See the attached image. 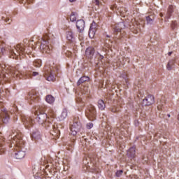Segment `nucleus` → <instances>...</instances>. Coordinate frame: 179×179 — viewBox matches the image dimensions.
Listing matches in <instances>:
<instances>
[{
    "mask_svg": "<svg viewBox=\"0 0 179 179\" xmlns=\"http://www.w3.org/2000/svg\"><path fill=\"white\" fill-rule=\"evenodd\" d=\"M110 111H112V113H120L121 111V108L118 106H113L111 108Z\"/></svg>",
    "mask_w": 179,
    "mask_h": 179,
    "instance_id": "7c9ffc66",
    "label": "nucleus"
},
{
    "mask_svg": "<svg viewBox=\"0 0 179 179\" xmlns=\"http://www.w3.org/2000/svg\"><path fill=\"white\" fill-rule=\"evenodd\" d=\"M66 38L69 41H71L73 39V33L72 31H68L66 34Z\"/></svg>",
    "mask_w": 179,
    "mask_h": 179,
    "instance_id": "c756f323",
    "label": "nucleus"
},
{
    "mask_svg": "<svg viewBox=\"0 0 179 179\" xmlns=\"http://www.w3.org/2000/svg\"><path fill=\"white\" fill-rule=\"evenodd\" d=\"M86 127L87 129H92V128H93V123L92 122L87 123Z\"/></svg>",
    "mask_w": 179,
    "mask_h": 179,
    "instance_id": "e433bc0d",
    "label": "nucleus"
},
{
    "mask_svg": "<svg viewBox=\"0 0 179 179\" xmlns=\"http://www.w3.org/2000/svg\"><path fill=\"white\" fill-rule=\"evenodd\" d=\"M94 3H95V5H96V6H99V5H100V1L95 0Z\"/></svg>",
    "mask_w": 179,
    "mask_h": 179,
    "instance_id": "a19ab883",
    "label": "nucleus"
},
{
    "mask_svg": "<svg viewBox=\"0 0 179 179\" xmlns=\"http://www.w3.org/2000/svg\"><path fill=\"white\" fill-rule=\"evenodd\" d=\"M95 34H96V31H94L93 29H90L89 30V37H90V38H94Z\"/></svg>",
    "mask_w": 179,
    "mask_h": 179,
    "instance_id": "72a5a7b5",
    "label": "nucleus"
},
{
    "mask_svg": "<svg viewBox=\"0 0 179 179\" xmlns=\"http://www.w3.org/2000/svg\"><path fill=\"white\" fill-rule=\"evenodd\" d=\"M90 78L88 76H83L77 82V86H80L83 83H86V82H90Z\"/></svg>",
    "mask_w": 179,
    "mask_h": 179,
    "instance_id": "a211bd4d",
    "label": "nucleus"
},
{
    "mask_svg": "<svg viewBox=\"0 0 179 179\" xmlns=\"http://www.w3.org/2000/svg\"><path fill=\"white\" fill-rule=\"evenodd\" d=\"M66 117H68V110L66 109H64L59 116V119L60 121H64Z\"/></svg>",
    "mask_w": 179,
    "mask_h": 179,
    "instance_id": "6ab92c4d",
    "label": "nucleus"
},
{
    "mask_svg": "<svg viewBox=\"0 0 179 179\" xmlns=\"http://www.w3.org/2000/svg\"><path fill=\"white\" fill-rule=\"evenodd\" d=\"M122 173H124V171H122V170L117 171L115 173L116 177H121V176H122Z\"/></svg>",
    "mask_w": 179,
    "mask_h": 179,
    "instance_id": "c9c22d12",
    "label": "nucleus"
},
{
    "mask_svg": "<svg viewBox=\"0 0 179 179\" xmlns=\"http://www.w3.org/2000/svg\"><path fill=\"white\" fill-rule=\"evenodd\" d=\"M14 75H16V76H17V73H14Z\"/></svg>",
    "mask_w": 179,
    "mask_h": 179,
    "instance_id": "3c124183",
    "label": "nucleus"
},
{
    "mask_svg": "<svg viewBox=\"0 0 179 179\" xmlns=\"http://www.w3.org/2000/svg\"><path fill=\"white\" fill-rule=\"evenodd\" d=\"M34 177H35V178H38V177H39V173H38V172H37V173L34 175Z\"/></svg>",
    "mask_w": 179,
    "mask_h": 179,
    "instance_id": "37998d69",
    "label": "nucleus"
},
{
    "mask_svg": "<svg viewBox=\"0 0 179 179\" xmlns=\"http://www.w3.org/2000/svg\"><path fill=\"white\" fill-rule=\"evenodd\" d=\"M155 103V96L148 95L143 100V106H152Z\"/></svg>",
    "mask_w": 179,
    "mask_h": 179,
    "instance_id": "6e6552de",
    "label": "nucleus"
},
{
    "mask_svg": "<svg viewBox=\"0 0 179 179\" xmlns=\"http://www.w3.org/2000/svg\"><path fill=\"white\" fill-rule=\"evenodd\" d=\"M10 52L11 53V55L10 56V58H13V59H19V54L16 52V50L15 49L10 50Z\"/></svg>",
    "mask_w": 179,
    "mask_h": 179,
    "instance_id": "4be33fe9",
    "label": "nucleus"
},
{
    "mask_svg": "<svg viewBox=\"0 0 179 179\" xmlns=\"http://www.w3.org/2000/svg\"><path fill=\"white\" fill-rule=\"evenodd\" d=\"M94 52H96L94 48L89 47L85 50V55L87 58H88L89 59H92L94 55Z\"/></svg>",
    "mask_w": 179,
    "mask_h": 179,
    "instance_id": "1a4fd4ad",
    "label": "nucleus"
},
{
    "mask_svg": "<svg viewBox=\"0 0 179 179\" xmlns=\"http://www.w3.org/2000/svg\"><path fill=\"white\" fill-rule=\"evenodd\" d=\"M66 55L69 58L71 57H72V52L71 51H68L67 52H66Z\"/></svg>",
    "mask_w": 179,
    "mask_h": 179,
    "instance_id": "ea45409f",
    "label": "nucleus"
},
{
    "mask_svg": "<svg viewBox=\"0 0 179 179\" xmlns=\"http://www.w3.org/2000/svg\"><path fill=\"white\" fill-rule=\"evenodd\" d=\"M0 93H1V89H0Z\"/></svg>",
    "mask_w": 179,
    "mask_h": 179,
    "instance_id": "864d4df0",
    "label": "nucleus"
},
{
    "mask_svg": "<svg viewBox=\"0 0 179 179\" xmlns=\"http://www.w3.org/2000/svg\"><path fill=\"white\" fill-rule=\"evenodd\" d=\"M175 64H176V59H171V60H170V61L168 62L167 65H166V69H167L168 71H171V69H173V68Z\"/></svg>",
    "mask_w": 179,
    "mask_h": 179,
    "instance_id": "aec40b11",
    "label": "nucleus"
},
{
    "mask_svg": "<svg viewBox=\"0 0 179 179\" xmlns=\"http://www.w3.org/2000/svg\"><path fill=\"white\" fill-rule=\"evenodd\" d=\"M69 2H76V0H69Z\"/></svg>",
    "mask_w": 179,
    "mask_h": 179,
    "instance_id": "49530a36",
    "label": "nucleus"
},
{
    "mask_svg": "<svg viewBox=\"0 0 179 179\" xmlns=\"http://www.w3.org/2000/svg\"><path fill=\"white\" fill-rule=\"evenodd\" d=\"M147 23L148 24H153V22L155 20V18L152 15H149L146 17Z\"/></svg>",
    "mask_w": 179,
    "mask_h": 179,
    "instance_id": "a878e982",
    "label": "nucleus"
},
{
    "mask_svg": "<svg viewBox=\"0 0 179 179\" xmlns=\"http://www.w3.org/2000/svg\"><path fill=\"white\" fill-rule=\"evenodd\" d=\"M36 116V120L41 124V125H44L45 127H51L52 124L50 122V117L47 115V113L41 111L40 106H38L37 110L35 112Z\"/></svg>",
    "mask_w": 179,
    "mask_h": 179,
    "instance_id": "7ed1b4c3",
    "label": "nucleus"
},
{
    "mask_svg": "<svg viewBox=\"0 0 179 179\" xmlns=\"http://www.w3.org/2000/svg\"><path fill=\"white\" fill-rule=\"evenodd\" d=\"M37 75H38V72L34 71L32 73V76H37Z\"/></svg>",
    "mask_w": 179,
    "mask_h": 179,
    "instance_id": "79ce46f5",
    "label": "nucleus"
},
{
    "mask_svg": "<svg viewBox=\"0 0 179 179\" xmlns=\"http://www.w3.org/2000/svg\"><path fill=\"white\" fill-rule=\"evenodd\" d=\"M20 2H21V3H26V2H27V3H30L31 0H20Z\"/></svg>",
    "mask_w": 179,
    "mask_h": 179,
    "instance_id": "58836bf2",
    "label": "nucleus"
},
{
    "mask_svg": "<svg viewBox=\"0 0 179 179\" xmlns=\"http://www.w3.org/2000/svg\"><path fill=\"white\" fill-rule=\"evenodd\" d=\"M174 9V6H169V9H168V13L169 15V16L168 17V19L169 17H170V15H171V13L173 12V10Z\"/></svg>",
    "mask_w": 179,
    "mask_h": 179,
    "instance_id": "f704fd0d",
    "label": "nucleus"
},
{
    "mask_svg": "<svg viewBox=\"0 0 179 179\" xmlns=\"http://www.w3.org/2000/svg\"><path fill=\"white\" fill-rule=\"evenodd\" d=\"M52 132L51 133L52 135H53V136H58V134H59V130H58V129L55 128V126L52 125Z\"/></svg>",
    "mask_w": 179,
    "mask_h": 179,
    "instance_id": "bb28decb",
    "label": "nucleus"
},
{
    "mask_svg": "<svg viewBox=\"0 0 179 179\" xmlns=\"http://www.w3.org/2000/svg\"><path fill=\"white\" fill-rule=\"evenodd\" d=\"M127 157L129 159H134L136 155V148L135 146L131 147L128 150H127Z\"/></svg>",
    "mask_w": 179,
    "mask_h": 179,
    "instance_id": "f8f14e48",
    "label": "nucleus"
},
{
    "mask_svg": "<svg viewBox=\"0 0 179 179\" xmlns=\"http://www.w3.org/2000/svg\"><path fill=\"white\" fill-rule=\"evenodd\" d=\"M0 50L1 53L3 55V54H6V52H9L10 49H9V46L5 43L3 41H0Z\"/></svg>",
    "mask_w": 179,
    "mask_h": 179,
    "instance_id": "9d476101",
    "label": "nucleus"
},
{
    "mask_svg": "<svg viewBox=\"0 0 179 179\" xmlns=\"http://www.w3.org/2000/svg\"><path fill=\"white\" fill-rule=\"evenodd\" d=\"M44 77L48 82H54V80H55V78H54V75L52 74V71H51V70L49 71H45Z\"/></svg>",
    "mask_w": 179,
    "mask_h": 179,
    "instance_id": "2eb2a0df",
    "label": "nucleus"
},
{
    "mask_svg": "<svg viewBox=\"0 0 179 179\" xmlns=\"http://www.w3.org/2000/svg\"><path fill=\"white\" fill-rule=\"evenodd\" d=\"M171 54H173V52H168V55L170 57V55H171Z\"/></svg>",
    "mask_w": 179,
    "mask_h": 179,
    "instance_id": "a18cd8bd",
    "label": "nucleus"
},
{
    "mask_svg": "<svg viewBox=\"0 0 179 179\" xmlns=\"http://www.w3.org/2000/svg\"><path fill=\"white\" fill-rule=\"evenodd\" d=\"M40 48L42 52H45V54H50V46L47 45L46 41H43V43H41Z\"/></svg>",
    "mask_w": 179,
    "mask_h": 179,
    "instance_id": "9b49d317",
    "label": "nucleus"
},
{
    "mask_svg": "<svg viewBox=\"0 0 179 179\" xmlns=\"http://www.w3.org/2000/svg\"><path fill=\"white\" fill-rule=\"evenodd\" d=\"M159 16H160L161 17H163V13H161L159 14Z\"/></svg>",
    "mask_w": 179,
    "mask_h": 179,
    "instance_id": "09e8293b",
    "label": "nucleus"
},
{
    "mask_svg": "<svg viewBox=\"0 0 179 179\" xmlns=\"http://www.w3.org/2000/svg\"><path fill=\"white\" fill-rule=\"evenodd\" d=\"M34 66L36 68H40L41 66V60L40 59H36L34 61Z\"/></svg>",
    "mask_w": 179,
    "mask_h": 179,
    "instance_id": "cd10ccee",
    "label": "nucleus"
},
{
    "mask_svg": "<svg viewBox=\"0 0 179 179\" xmlns=\"http://www.w3.org/2000/svg\"><path fill=\"white\" fill-rule=\"evenodd\" d=\"M27 100L29 104H33V103H38V101L40 100V96H38V93L32 91L29 93Z\"/></svg>",
    "mask_w": 179,
    "mask_h": 179,
    "instance_id": "0eeeda50",
    "label": "nucleus"
},
{
    "mask_svg": "<svg viewBox=\"0 0 179 179\" xmlns=\"http://www.w3.org/2000/svg\"><path fill=\"white\" fill-rule=\"evenodd\" d=\"M167 117H169V118H170V117H171V116H170V114H168V115H167Z\"/></svg>",
    "mask_w": 179,
    "mask_h": 179,
    "instance_id": "8fccbe9b",
    "label": "nucleus"
},
{
    "mask_svg": "<svg viewBox=\"0 0 179 179\" xmlns=\"http://www.w3.org/2000/svg\"><path fill=\"white\" fill-rule=\"evenodd\" d=\"M157 108H158V110H161V109H162V106H157Z\"/></svg>",
    "mask_w": 179,
    "mask_h": 179,
    "instance_id": "de8ad7c7",
    "label": "nucleus"
},
{
    "mask_svg": "<svg viewBox=\"0 0 179 179\" xmlns=\"http://www.w3.org/2000/svg\"><path fill=\"white\" fill-rule=\"evenodd\" d=\"M24 124L25 125L26 128H30L31 127H33V124H34V120L31 117H27L23 119Z\"/></svg>",
    "mask_w": 179,
    "mask_h": 179,
    "instance_id": "ddd939ff",
    "label": "nucleus"
},
{
    "mask_svg": "<svg viewBox=\"0 0 179 179\" xmlns=\"http://www.w3.org/2000/svg\"><path fill=\"white\" fill-rule=\"evenodd\" d=\"M10 72V69L8 66L3 64H0V80L5 79L6 75H8Z\"/></svg>",
    "mask_w": 179,
    "mask_h": 179,
    "instance_id": "423d86ee",
    "label": "nucleus"
},
{
    "mask_svg": "<svg viewBox=\"0 0 179 179\" xmlns=\"http://www.w3.org/2000/svg\"><path fill=\"white\" fill-rule=\"evenodd\" d=\"M85 115L90 121H94L97 115L96 108L93 105H90L88 110L85 112Z\"/></svg>",
    "mask_w": 179,
    "mask_h": 179,
    "instance_id": "20e7f679",
    "label": "nucleus"
},
{
    "mask_svg": "<svg viewBox=\"0 0 179 179\" xmlns=\"http://www.w3.org/2000/svg\"><path fill=\"white\" fill-rule=\"evenodd\" d=\"M122 29H125V25L124 24V22H120L118 24H116L113 27L115 33H120Z\"/></svg>",
    "mask_w": 179,
    "mask_h": 179,
    "instance_id": "f3484780",
    "label": "nucleus"
},
{
    "mask_svg": "<svg viewBox=\"0 0 179 179\" xmlns=\"http://www.w3.org/2000/svg\"><path fill=\"white\" fill-rule=\"evenodd\" d=\"M76 15H78V13L76 12L71 13V15H70L71 22H76Z\"/></svg>",
    "mask_w": 179,
    "mask_h": 179,
    "instance_id": "c85d7f7f",
    "label": "nucleus"
},
{
    "mask_svg": "<svg viewBox=\"0 0 179 179\" xmlns=\"http://www.w3.org/2000/svg\"><path fill=\"white\" fill-rule=\"evenodd\" d=\"M35 171H36V169H34V173Z\"/></svg>",
    "mask_w": 179,
    "mask_h": 179,
    "instance_id": "603ef678",
    "label": "nucleus"
},
{
    "mask_svg": "<svg viewBox=\"0 0 179 179\" xmlns=\"http://www.w3.org/2000/svg\"><path fill=\"white\" fill-rule=\"evenodd\" d=\"M178 120H179V117L178 118Z\"/></svg>",
    "mask_w": 179,
    "mask_h": 179,
    "instance_id": "6e6d98bb",
    "label": "nucleus"
},
{
    "mask_svg": "<svg viewBox=\"0 0 179 179\" xmlns=\"http://www.w3.org/2000/svg\"><path fill=\"white\" fill-rule=\"evenodd\" d=\"M80 128H82V126L80 125V122H79V120L75 118L73 121V124L70 127L71 134L73 137L71 138L70 143L68 144L67 150H72L73 149L75 141H76V137L75 136H76Z\"/></svg>",
    "mask_w": 179,
    "mask_h": 179,
    "instance_id": "f03ea898",
    "label": "nucleus"
},
{
    "mask_svg": "<svg viewBox=\"0 0 179 179\" xmlns=\"http://www.w3.org/2000/svg\"><path fill=\"white\" fill-rule=\"evenodd\" d=\"M98 108L101 110L106 108V103H104V101H103L102 99H99L98 101Z\"/></svg>",
    "mask_w": 179,
    "mask_h": 179,
    "instance_id": "b1692460",
    "label": "nucleus"
},
{
    "mask_svg": "<svg viewBox=\"0 0 179 179\" xmlns=\"http://www.w3.org/2000/svg\"><path fill=\"white\" fill-rule=\"evenodd\" d=\"M10 117L8 113V110L5 108H0V125L1 124H8Z\"/></svg>",
    "mask_w": 179,
    "mask_h": 179,
    "instance_id": "39448f33",
    "label": "nucleus"
},
{
    "mask_svg": "<svg viewBox=\"0 0 179 179\" xmlns=\"http://www.w3.org/2000/svg\"><path fill=\"white\" fill-rule=\"evenodd\" d=\"M131 27V31L134 34H138V33L139 32V25L136 24L132 26H130Z\"/></svg>",
    "mask_w": 179,
    "mask_h": 179,
    "instance_id": "393cba45",
    "label": "nucleus"
},
{
    "mask_svg": "<svg viewBox=\"0 0 179 179\" xmlns=\"http://www.w3.org/2000/svg\"><path fill=\"white\" fill-rule=\"evenodd\" d=\"M1 20H4L5 23H7L8 24H10V22H12V20H10L8 17L2 16Z\"/></svg>",
    "mask_w": 179,
    "mask_h": 179,
    "instance_id": "2f4dec72",
    "label": "nucleus"
},
{
    "mask_svg": "<svg viewBox=\"0 0 179 179\" xmlns=\"http://www.w3.org/2000/svg\"><path fill=\"white\" fill-rule=\"evenodd\" d=\"M31 138L33 141H37L38 139L41 140V134L38 130L35 129L31 133Z\"/></svg>",
    "mask_w": 179,
    "mask_h": 179,
    "instance_id": "dca6fc26",
    "label": "nucleus"
},
{
    "mask_svg": "<svg viewBox=\"0 0 179 179\" xmlns=\"http://www.w3.org/2000/svg\"><path fill=\"white\" fill-rule=\"evenodd\" d=\"M76 27L79 31V33H82L83 30H85V20H79L76 22Z\"/></svg>",
    "mask_w": 179,
    "mask_h": 179,
    "instance_id": "4468645a",
    "label": "nucleus"
},
{
    "mask_svg": "<svg viewBox=\"0 0 179 179\" xmlns=\"http://www.w3.org/2000/svg\"><path fill=\"white\" fill-rule=\"evenodd\" d=\"M176 27H177V22L176 21H173L171 23V28L174 29H176Z\"/></svg>",
    "mask_w": 179,
    "mask_h": 179,
    "instance_id": "4c0bfd02",
    "label": "nucleus"
},
{
    "mask_svg": "<svg viewBox=\"0 0 179 179\" xmlns=\"http://www.w3.org/2000/svg\"><path fill=\"white\" fill-rule=\"evenodd\" d=\"M96 29H97V24L94 21H93V22L90 25V30L96 31Z\"/></svg>",
    "mask_w": 179,
    "mask_h": 179,
    "instance_id": "473e14b6",
    "label": "nucleus"
},
{
    "mask_svg": "<svg viewBox=\"0 0 179 179\" xmlns=\"http://www.w3.org/2000/svg\"><path fill=\"white\" fill-rule=\"evenodd\" d=\"M100 59H104V56L100 55Z\"/></svg>",
    "mask_w": 179,
    "mask_h": 179,
    "instance_id": "c03bdc74",
    "label": "nucleus"
},
{
    "mask_svg": "<svg viewBox=\"0 0 179 179\" xmlns=\"http://www.w3.org/2000/svg\"><path fill=\"white\" fill-rule=\"evenodd\" d=\"M15 50L18 55H20L24 52V48L22 47L20 45H17V47L15 48Z\"/></svg>",
    "mask_w": 179,
    "mask_h": 179,
    "instance_id": "412c9836",
    "label": "nucleus"
},
{
    "mask_svg": "<svg viewBox=\"0 0 179 179\" xmlns=\"http://www.w3.org/2000/svg\"><path fill=\"white\" fill-rule=\"evenodd\" d=\"M13 138V143L14 146H16L15 157V159H23L26 156V148H24L25 144L23 141V136L19 131H13L11 135V139Z\"/></svg>",
    "mask_w": 179,
    "mask_h": 179,
    "instance_id": "f257e3e1",
    "label": "nucleus"
},
{
    "mask_svg": "<svg viewBox=\"0 0 179 179\" xmlns=\"http://www.w3.org/2000/svg\"><path fill=\"white\" fill-rule=\"evenodd\" d=\"M45 100L49 104H53L54 101H55V98H54L52 95H47L45 97Z\"/></svg>",
    "mask_w": 179,
    "mask_h": 179,
    "instance_id": "5701e85b",
    "label": "nucleus"
},
{
    "mask_svg": "<svg viewBox=\"0 0 179 179\" xmlns=\"http://www.w3.org/2000/svg\"><path fill=\"white\" fill-rule=\"evenodd\" d=\"M178 120H179V117L178 118Z\"/></svg>",
    "mask_w": 179,
    "mask_h": 179,
    "instance_id": "5fc2aeb1",
    "label": "nucleus"
}]
</instances>
